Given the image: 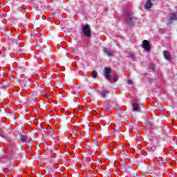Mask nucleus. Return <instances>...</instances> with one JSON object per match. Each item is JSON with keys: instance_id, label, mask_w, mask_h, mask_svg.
<instances>
[{"instance_id": "nucleus-16", "label": "nucleus", "mask_w": 177, "mask_h": 177, "mask_svg": "<svg viewBox=\"0 0 177 177\" xmlns=\"http://www.w3.org/2000/svg\"><path fill=\"white\" fill-rule=\"evenodd\" d=\"M150 67H151V70H153V71H154V68H155L154 64H151L150 65Z\"/></svg>"}, {"instance_id": "nucleus-8", "label": "nucleus", "mask_w": 177, "mask_h": 177, "mask_svg": "<svg viewBox=\"0 0 177 177\" xmlns=\"http://www.w3.org/2000/svg\"><path fill=\"white\" fill-rule=\"evenodd\" d=\"M144 6H145V9H150V8L153 6V3H151V0H147V3Z\"/></svg>"}, {"instance_id": "nucleus-18", "label": "nucleus", "mask_w": 177, "mask_h": 177, "mask_svg": "<svg viewBox=\"0 0 177 177\" xmlns=\"http://www.w3.org/2000/svg\"><path fill=\"white\" fill-rule=\"evenodd\" d=\"M129 84H132V81L129 80Z\"/></svg>"}, {"instance_id": "nucleus-17", "label": "nucleus", "mask_w": 177, "mask_h": 177, "mask_svg": "<svg viewBox=\"0 0 177 177\" xmlns=\"http://www.w3.org/2000/svg\"><path fill=\"white\" fill-rule=\"evenodd\" d=\"M46 97H50V95L46 94Z\"/></svg>"}, {"instance_id": "nucleus-9", "label": "nucleus", "mask_w": 177, "mask_h": 177, "mask_svg": "<svg viewBox=\"0 0 177 177\" xmlns=\"http://www.w3.org/2000/svg\"><path fill=\"white\" fill-rule=\"evenodd\" d=\"M163 53H164L165 59H166L167 60H169L171 57V54H169V52L165 50L163 51Z\"/></svg>"}, {"instance_id": "nucleus-5", "label": "nucleus", "mask_w": 177, "mask_h": 177, "mask_svg": "<svg viewBox=\"0 0 177 177\" xmlns=\"http://www.w3.org/2000/svg\"><path fill=\"white\" fill-rule=\"evenodd\" d=\"M142 48L147 50V52H149V50H150L151 47H150V43L149 42V41L147 40H144L142 41Z\"/></svg>"}, {"instance_id": "nucleus-2", "label": "nucleus", "mask_w": 177, "mask_h": 177, "mask_svg": "<svg viewBox=\"0 0 177 177\" xmlns=\"http://www.w3.org/2000/svg\"><path fill=\"white\" fill-rule=\"evenodd\" d=\"M110 74H111V69L110 68L105 67L104 68V77L109 82H117L118 81V76L114 75L113 77V80L110 77Z\"/></svg>"}, {"instance_id": "nucleus-4", "label": "nucleus", "mask_w": 177, "mask_h": 177, "mask_svg": "<svg viewBox=\"0 0 177 177\" xmlns=\"http://www.w3.org/2000/svg\"><path fill=\"white\" fill-rule=\"evenodd\" d=\"M177 20V15L176 12H173L169 15V17L167 18V26H169V24H172L174 21Z\"/></svg>"}, {"instance_id": "nucleus-3", "label": "nucleus", "mask_w": 177, "mask_h": 177, "mask_svg": "<svg viewBox=\"0 0 177 177\" xmlns=\"http://www.w3.org/2000/svg\"><path fill=\"white\" fill-rule=\"evenodd\" d=\"M82 28L85 37L89 38L91 37V27H89V25H82Z\"/></svg>"}, {"instance_id": "nucleus-11", "label": "nucleus", "mask_w": 177, "mask_h": 177, "mask_svg": "<svg viewBox=\"0 0 177 177\" xmlns=\"http://www.w3.org/2000/svg\"><path fill=\"white\" fill-rule=\"evenodd\" d=\"M133 109L134 111H139V110H140L139 105L136 103L133 104Z\"/></svg>"}, {"instance_id": "nucleus-13", "label": "nucleus", "mask_w": 177, "mask_h": 177, "mask_svg": "<svg viewBox=\"0 0 177 177\" xmlns=\"http://www.w3.org/2000/svg\"><path fill=\"white\" fill-rule=\"evenodd\" d=\"M129 59H131V60H135V59H136L135 54H133V53H131L129 55Z\"/></svg>"}, {"instance_id": "nucleus-1", "label": "nucleus", "mask_w": 177, "mask_h": 177, "mask_svg": "<svg viewBox=\"0 0 177 177\" xmlns=\"http://www.w3.org/2000/svg\"><path fill=\"white\" fill-rule=\"evenodd\" d=\"M123 16L126 23H127L129 26H133L135 24V20H136V18L133 17V13H132V12L127 10L124 11Z\"/></svg>"}, {"instance_id": "nucleus-12", "label": "nucleus", "mask_w": 177, "mask_h": 177, "mask_svg": "<svg viewBox=\"0 0 177 177\" xmlns=\"http://www.w3.org/2000/svg\"><path fill=\"white\" fill-rule=\"evenodd\" d=\"M92 78H96L97 77V71H93L91 73Z\"/></svg>"}, {"instance_id": "nucleus-6", "label": "nucleus", "mask_w": 177, "mask_h": 177, "mask_svg": "<svg viewBox=\"0 0 177 177\" xmlns=\"http://www.w3.org/2000/svg\"><path fill=\"white\" fill-rule=\"evenodd\" d=\"M104 53H105V55H107V56H109V57H111V56H113V50H109L107 48H104Z\"/></svg>"}, {"instance_id": "nucleus-10", "label": "nucleus", "mask_w": 177, "mask_h": 177, "mask_svg": "<svg viewBox=\"0 0 177 177\" xmlns=\"http://www.w3.org/2000/svg\"><path fill=\"white\" fill-rule=\"evenodd\" d=\"M22 84L26 87V88H30V80H24Z\"/></svg>"}, {"instance_id": "nucleus-14", "label": "nucleus", "mask_w": 177, "mask_h": 177, "mask_svg": "<svg viewBox=\"0 0 177 177\" xmlns=\"http://www.w3.org/2000/svg\"><path fill=\"white\" fill-rule=\"evenodd\" d=\"M35 39L36 42L38 44L39 42H41V40H39V37L38 36H35Z\"/></svg>"}, {"instance_id": "nucleus-15", "label": "nucleus", "mask_w": 177, "mask_h": 177, "mask_svg": "<svg viewBox=\"0 0 177 177\" xmlns=\"http://www.w3.org/2000/svg\"><path fill=\"white\" fill-rule=\"evenodd\" d=\"M106 95H107V92L104 91V92L102 93V97H106Z\"/></svg>"}, {"instance_id": "nucleus-7", "label": "nucleus", "mask_w": 177, "mask_h": 177, "mask_svg": "<svg viewBox=\"0 0 177 177\" xmlns=\"http://www.w3.org/2000/svg\"><path fill=\"white\" fill-rule=\"evenodd\" d=\"M19 136H20V139H21V142H23V143H26V142H27V141L30 142V140H31L28 139V138L25 135L20 134Z\"/></svg>"}]
</instances>
